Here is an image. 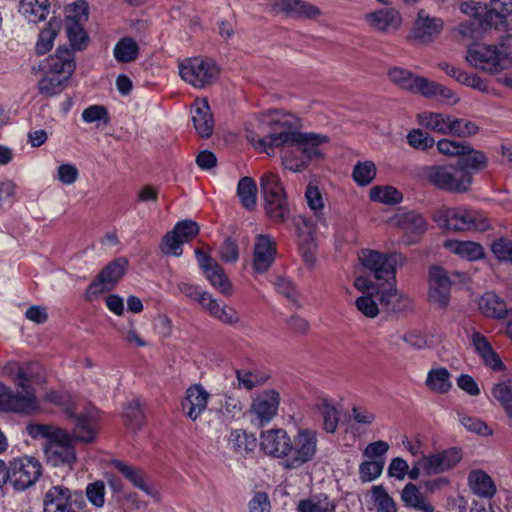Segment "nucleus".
Wrapping results in <instances>:
<instances>
[{
	"instance_id": "33",
	"label": "nucleus",
	"mask_w": 512,
	"mask_h": 512,
	"mask_svg": "<svg viewBox=\"0 0 512 512\" xmlns=\"http://www.w3.org/2000/svg\"><path fill=\"white\" fill-rule=\"evenodd\" d=\"M452 116L439 112L424 111L418 114L417 121L422 127L443 135H448Z\"/></svg>"
},
{
	"instance_id": "47",
	"label": "nucleus",
	"mask_w": 512,
	"mask_h": 512,
	"mask_svg": "<svg viewBox=\"0 0 512 512\" xmlns=\"http://www.w3.org/2000/svg\"><path fill=\"white\" fill-rule=\"evenodd\" d=\"M398 224L409 234L419 235L426 231V220L420 214L410 211L399 216Z\"/></svg>"
},
{
	"instance_id": "55",
	"label": "nucleus",
	"mask_w": 512,
	"mask_h": 512,
	"mask_svg": "<svg viewBox=\"0 0 512 512\" xmlns=\"http://www.w3.org/2000/svg\"><path fill=\"white\" fill-rule=\"evenodd\" d=\"M66 24L75 23L84 25L88 20V4L84 0L76 1L65 9Z\"/></svg>"
},
{
	"instance_id": "39",
	"label": "nucleus",
	"mask_w": 512,
	"mask_h": 512,
	"mask_svg": "<svg viewBox=\"0 0 512 512\" xmlns=\"http://www.w3.org/2000/svg\"><path fill=\"white\" fill-rule=\"evenodd\" d=\"M479 309L485 316L494 319H502L509 312L505 302L493 292H487L480 298Z\"/></svg>"
},
{
	"instance_id": "62",
	"label": "nucleus",
	"mask_w": 512,
	"mask_h": 512,
	"mask_svg": "<svg viewBox=\"0 0 512 512\" xmlns=\"http://www.w3.org/2000/svg\"><path fill=\"white\" fill-rule=\"evenodd\" d=\"M408 144L419 150H427L434 146L435 140L428 133L420 129H413L407 135Z\"/></svg>"
},
{
	"instance_id": "4",
	"label": "nucleus",
	"mask_w": 512,
	"mask_h": 512,
	"mask_svg": "<svg viewBox=\"0 0 512 512\" xmlns=\"http://www.w3.org/2000/svg\"><path fill=\"white\" fill-rule=\"evenodd\" d=\"M38 368L35 363L19 366L11 363L7 366L11 372L15 370L14 381L21 388L20 392L14 393L10 388L0 382V410L5 412L31 413L38 408L37 399L29 382L34 370Z\"/></svg>"
},
{
	"instance_id": "34",
	"label": "nucleus",
	"mask_w": 512,
	"mask_h": 512,
	"mask_svg": "<svg viewBox=\"0 0 512 512\" xmlns=\"http://www.w3.org/2000/svg\"><path fill=\"white\" fill-rule=\"evenodd\" d=\"M206 300L204 309L208 311L213 318L230 326H234L240 322V315L233 307L221 305L213 296L209 299L206 298Z\"/></svg>"
},
{
	"instance_id": "41",
	"label": "nucleus",
	"mask_w": 512,
	"mask_h": 512,
	"mask_svg": "<svg viewBox=\"0 0 512 512\" xmlns=\"http://www.w3.org/2000/svg\"><path fill=\"white\" fill-rule=\"evenodd\" d=\"M421 95L427 98L437 97L449 105L457 104L459 97L448 87L426 78Z\"/></svg>"
},
{
	"instance_id": "50",
	"label": "nucleus",
	"mask_w": 512,
	"mask_h": 512,
	"mask_svg": "<svg viewBox=\"0 0 512 512\" xmlns=\"http://www.w3.org/2000/svg\"><path fill=\"white\" fill-rule=\"evenodd\" d=\"M254 444L255 439L248 437L245 431L241 429L232 430L229 434L228 446L236 453H247L253 449Z\"/></svg>"
},
{
	"instance_id": "60",
	"label": "nucleus",
	"mask_w": 512,
	"mask_h": 512,
	"mask_svg": "<svg viewBox=\"0 0 512 512\" xmlns=\"http://www.w3.org/2000/svg\"><path fill=\"white\" fill-rule=\"evenodd\" d=\"M126 424L132 430H136L144 423V413L137 400L128 403L124 411Z\"/></svg>"
},
{
	"instance_id": "32",
	"label": "nucleus",
	"mask_w": 512,
	"mask_h": 512,
	"mask_svg": "<svg viewBox=\"0 0 512 512\" xmlns=\"http://www.w3.org/2000/svg\"><path fill=\"white\" fill-rule=\"evenodd\" d=\"M512 15V0H491L486 6V21L495 29H507L508 17Z\"/></svg>"
},
{
	"instance_id": "40",
	"label": "nucleus",
	"mask_w": 512,
	"mask_h": 512,
	"mask_svg": "<svg viewBox=\"0 0 512 512\" xmlns=\"http://www.w3.org/2000/svg\"><path fill=\"white\" fill-rule=\"evenodd\" d=\"M401 499L405 506L421 512H433V506L425 499L416 485L408 483L402 490Z\"/></svg>"
},
{
	"instance_id": "27",
	"label": "nucleus",
	"mask_w": 512,
	"mask_h": 512,
	"mask_svg": "<svg viewBox=\"0 0 512 512\" xmlns=\"http://www.w3.org/2000/svg\"><path fill=\"white\" fill-rule=\"evenodd\" d=\"M269 6L275 13H284L294 18H313L320 14V10L302 0H270Z\"/></svg>"
},
{
	"instance_id": "52",
	"label": "nucleus",
	"mask_w": 512,
	"mask_h": 512,
	"mask_svg": "<svg viewBox=\"0 0 512 512\" xmlns=\"http://www.w3.org/2000/svg\"><path fill=\"white\" fill-rule=\"evenodd\" d=\"M370 199L384 204H398L402 194L392 186H376L370 190Z\"/></svg>"
},
{
	"instance_id": "44",
	"label": "nucleus",
	"mask_w": 512,
	"mask_h": 512,
	"mask_svg": "<svg viewBox=\"0 0 512 512\" xmlns=\"http://www.w3.org/2000/svg\"><path fill=\"white\" fill-rule=\"evenodd\" d=\"M203 273L213 288L218 290L224 296H231L232 284L218 263L216 265H212L211 268Z\"/></svg>"
},
{
	"instance_id": "48",
	"label": "nucleus",
	"mask_w": 512,
	"mask_h": 512,
	"mask_svg": "<svg viewBox=\"0 0 512 512\" xmlns=\"http://www.w3.org/2000/svg\"><path fill=\"white\" fill-rule=\"evenodd\" d=\"M59 22L50 20L48 25L39 33L35 46L37 54H46L53 47L54 40L58 34Z\"/></svg>"
},
{
	"instance_id": "43",
	"label": "nucleus",
	"mask_w": 512,
	"mask_h": 512,
	"mask_svg": "<svg viewBox=\"0 0 512 512\" xmlns=\"http://www.w3.org/2000/svg\"><path fill=\"white\" fill-rule=\"evenodd\" d=\"M426 385L433 392L447 393L452 386L449 371L443 367L431 369L427 374Z\"/></svg>"
},
{
	"instance_id": "23",
	"label": "nucleus",
	"mask_w": 512,
	"mask_h": 512,
	"mask_svg": "<svg viewBox=\"0 0 512 512\" xmlns=\"http://www.w3.org/2000/svg\"><path fill=\"white\" fill-rule=\"evenodd\" d=\"M461 458L462 454L459 449L450 448L422 457L421 463L424 466L425 475H435L453 468Z\"/></svg>"
},
{
	"instance_id": "36",
	"label": "nucleus",
	"mask_w": 512,
	"mask_h": 512,
	"mask_svg": "<svg viewBox=\"0 0 512 512\" xmlns=\"http://www.w3.org/2000/svg\"><path fill=\"white\" fill-rule=\"evenodd\" d=\"M444 247L469 261L478 260L484 256L483 247L473 241L447 240L444 242Z\"/></svg>"
},
{
	"instance_id": "8",
	"label": "nucleus",
	"mask_w": 512,
	"mask_h": 512,
	"mask_svg": "<svg viewBox=\"0 0 512 512\" xmlns=\"http://www.w3.org/2000/svg\"><path fill=\"white\" fill-rule=\"evenodd\" d=\"M441 218L442 226L455 231H486L491 227L487 215L472 208H448L442 212Z\"/></svg>"
},
{
	"instance_id": "56",
	"label": "nucleus",
	"mask_w": 512,
	"mask_h": 512,
	"mask_svg": "<svg viewBox=\"0 0 512 512\" xmlns=\"http://www.w3.org/2000/svg\"><path fill=\"white\" fill-rule=\"evenodd\" d=\"M371 493L377 512H397L394 500L382 486H373Z\"/></svg>"
},
{
	"instance_id": "3",
	"label": "nucleus",
	"mask_w": 512,
	"mask_h": 512,
	"mask_svg": "<svg viewBox=\"0 0 512 512\" xmlns=\"http://www.w3.org/2000/svg\"><path fill=\"white\" fill-rule=\"evenodd\" d=\"M27 433L34 439H46L44 453L53 466H68L76 462V451L70 433L48 424H29Z\"/></svg>"
},
{
	"instance_id": "26",
	"label": "nucleus",
	"mask_w": 512,
	"mask_h": 512,
	"mask_svg": "<svg viewBox=\"0 0 512 512\" xmlns=\"http://www.w3.org/2000/svg\"><path fill=\"white\" fill-rule=\"evenodd\" d=\"M473 17L459 24L457 31L464 40H477L482 37L488 28H494V24L486 21V6L477 4L473 8Z\"/></svg>"
},
{
	"instance_id": "22",
	"label": "nucleus",
	"mask_w": 512,
	"mask_h": 512,
	"mask_svg": "<svg viewBox=\"0 0 512 512\" xmlns=\"http://www.w3.org/2000/svg\"><path fill=\"white\" fill-rule=\"evenodd\" d=\"M279 404L280 395L276 390H264L253 399L251 413L260 425H265L277 415Z\"/></svg>"
},
{
	"instance_id": "57",
	"label": "nucleus",
	"mask_w": 512,
	"mask_h": 512,
	"mask_svg": "<svg viewBox=\"0 0 512 512\" xmlns=\"http://www.w3.org/2000/svg\"><path fill=\"white\" fill-rule=\"evenodd\" d=\"M384 465V459H369V461H364L363 463H361L359 466V477L361 481L371 482L377 479L381 475Z\"/></svg>"
},
{
	"instance_id": "63",
	"label": "nucleus",
	"mask_w": 512,
	"mask_h": 512,
	"mask_svg": "<svg viewBox=\"0 0 512 512\" xmlns=\"http://www.w3.org/2000/svg\"><path fill=\"white\" fill-rule=\"evenodd\" d=\"M293 224L298 237V242L314 239V223L304 216H296Z\"/></svg>"
},
{
	"instance_id": "42",
	"label": "nucleus",
	"mask_w": 512,
	"mask_h": 512,
	"mask_svg": "<svg viewBox=\"0 0 512 512\" xmlns=\"http://www.w3.org/2000/svg\"><path fill=\"white\" fill-rule=\"evenodd\" d=\"M298 512H335V504L325 494L313 495L299 501Z\"/></svg>"
},
{
	"instance_id": "14",
	"label": "nucleus",
	"mask_w": 512,
	"mask_h": 512,
	"mask_svg": "<svg viewBox=\"0 0 512 512\" xmlns=\"http://www.w3.org/2000/svg\"><path fill=\"white\" fill-rule=\"evenodd\" d=\"M401 256L396 253H381L376 250L363 249L359 254V259L363 266L370 270L377 280L396 282V265Z\"/></svg>"
},
{
	"instance_id": "5",
	"label": "nucleus",
	"mask_w": 512,
	"mask_h": 512,
	"mask_svg": "<svg viewBox=\"0 0 512 512\" xmlns=\"http://www.w3.org/2000/svg\"><path fill=\"white\" fill-rule=\"evenodd\" d=\"M75 67L73 51L59 47L42 64V76L37 84L39 93L45 96L60 94L67 86Z\"/></svg>"
},
{
	"instance_id": "25",
	"label": "nucleus",
	"mask_w": 512,
	"mask_h": 512,
	"mask_svg": "<svg viewBox=\"0 0 512 512\" xmlns=\"http://www.w3.org/2000/svg\"><path fill=\"white\" fill-rule=\"evenodd\" d=\"M291 438L284 429H269L260 435L261 449L268 455L286 460Z\"/></svg>"
},
{
	"instance_id": "28",
	"label": "nucleus",
	"mask_w": 512,
	"mask_h": 512,
	"mask_svg": "<svg viewBox=\"0 0 512 512\" xmlns=\"http://www.w3.org/2000/svg\"><path fill=\"white\" fill-rule=\"evenodd\" d=\"M210 394L200 384L190 386L182 401V410L186 416L196 420L207 408Z\"/></svg>"
},
{
	"instance_id": "20",
	"label": "nucleus",
	"mask_w": 512,
	"mask_h": 512,
	"mask_svg": "<svg viewBox=\"0 0 512 512\" xmlns=\"http://www.w3.org/2000/svg\"><path fill=\"white\" fill-rule=\"evenodd\" d=\"M364 19L371 29L384 34L394 33L402 25V15L393 7L374 10L365 14Z\"/></svg>"
},
{
	"instance_id": "7",
	"label": "nucleus",
	"mask_w": 512,
	"mask_h": 512,
	"mask_svg": "<svg viewBox=\"0 0 512 512\" xmlns=\"http://www.w3.org/2000/svg\"><path fill=\"white\" fill-rule=\"evenodd\" d=\"M260 188L267 215L275 222H284L289 213L287 196L278 174L266 171L260 177Z\"/></svg>"
},
{
	"instance_id": "35",
	"label": "nucleus",
	"mask_w": 512,
	"mask_h": 512,
	"mask_svg": "<svg viewBox=\"0 0 512 512\" xmlns=\"http://www.w3.org/2000/svg\"><path fill=\"white\" fill-rule=\"evenodd\" d=\"M458 166L461 170H465L472 176L474 173L486 168L487 157L483 152L473 149L472 146L467 143V149H465V152L461 154L458 159Z\"/></svg>"
},
{
	"instance_id": "49",
	"label": "nucleus",
	"mask_w": 512,
	"mask_h": 512,
	"mask_svg": "<svg viewBox=\"0 0 512 512\" xmlns=\"http://www.w3.org/2000/svg\"><path fill=\"white\" fill-rule=\"evenodd\" d=\"M317 407L323 420V429L327 433H334L339 423L338 410L327 400H322Z\"/></svg>"
},
{
	"instance_id": "64",
	"label": "nucleus",
	"mask_w": 512,
	"mask_h": 512,
	"mask_svg": "<svg viewBox=\"0 0 512 512\" xmlns=\"http://www.w3.org/2000/svg\"><path fill=\"white\" fill-rule=\"evenodd\" d=\"M67 37L74 49L81 50L86 44L88 37L81 24H65Z\"/></svg>"
},
{
	"instance_id": "45",
	"label": "nucleus",
	"mask_w": 512,
	"mask_h": 512,
	"mask_svg": "<svg viewBox=\"0 0 512 512\" xmlns=\"http://www.w3.org/2000/svg\"><path fill=\"white\" fill-rule=\"evenodd\" d=\"M237 195L243 207L252 210L257 202V186L251 177H243L237 185Z\"/></svg>"
},
{
	"instance_id": "54",
	"label": "nucleus",
	"mask_w": 512,
	"mask_h": 512,
	"mask_svg": "<svg viewBox=\"0 0 512 512\" xmlns=\"http://www.w3.org/2000/svg\"><path fill=\"white\" fill-rule=\"evenodd\" d=\"M492 395L502 405L507 414H512V380L494 385Z\"/></svg>"
},
{
	"instance_id": "2",
	"label": "nucleus",
	"mask_w": 512,
	"mask_h": 512,
	"mask_svg": "<svg viewBox=\"0 0 512 512\" xmlns=\"http://www.w3.org/2000/svg\"><path fill=\"white\" fill-rule=\"evenodd\" d=\"M465 60L472 68L488 75L500 74L512 66V36L506 35L495 44H471Z\"/></svg>"
},
{
	"instance_id": "12",
	"label": "nucleus",
	"mask_w": 512,
	"mask_h": 512,
	"mask_svg": "<svg viewBox=\"0 0 512 512\" xmlns=\"http://www.w3.org/2000/svg\"><path fill=\"white\" fill-rule=\"evenodd\" d=\"M179 74L195 88H204L217 79L219 68L213 60L195 57L179 64Z\"/></svg>"
},
{
	"instance_id": "24",
	"label": "nucleus",
	"mask_w": 512,
	"mask_h": 512,
	"mask_svg": "<svg viewBox=\"0 0 512 512\" xmlns=\"http://www.w3.org/2000/svg\"><path fill=\"white\" fill-rule=\"evenodd\" d=\"M111 465L134 487L143 491L147 496L155 500L159 498L157 487L150 483L142 469L129 465L121 460H112Z\"/></svg>"
},
{
	"instance_id": "46",
	"label": "nucleus",
	"mask_w": 512,
	"mask_h": 512,
	"mask_svg": "<svg viewBox=\"0 0 512 512\" xmlns=\"http://www.w3.org/2000/svg\"><path fill=\"white\" fill-rule=\"evenodd\" d=\"M139 53L137 42L131 37L120 39L114 49L113 55L117 62L129 63L134 61Z\"/></svg>"
},
{
	"instance_id": "51",
	"label": "nucleus",
	"mask_w": 512,
	"mask_h": 512,
	"mask_svg": "<svg viewBox=\"0 0 512 512\" xmlns=\"http://www.w3.org/2000/svg\"><path fill=\"white\" fill-rule=\"evenodd\" d=\"M478 131L479 127L475 122L452 116L448 135L456 137H470L477 134Z\"/></svg>"
},
{
	"instance_id": "19",
	"label": "nucleus",
	"mask_w": 512,
	"mask_h": 512,
	"mask_svg": "<svg viewBox=\"0 0 512 512\" xmlns=\"http://www.w3.org/2000/svg\"><path fill=\"white\" fill-rule=\"evenodd\" d=\"M277 254V243L269 234H258L253 246V268L262 274L274 263Z\"/></svg>"
},
{
	"instance_id": "53",
	"label": "nucleus",
	"mask_w": 512,
	"mask_h": 512,
	"mask_svg": "<svg viewBox=\"0 0 512 512\" xmlns=\"http://www.w3.org/2000/svg\"><path fill=\"white\" fill-rule=\"evenodd\" d=\"M376 166L372 161L358 162L353 169V179L360 186L370 184L376 177Z\"/></svg>"
},
{
	"instance_id": "38",
	"label": "nucleus",
	"mask_w": 512,
	"mask_h": 512,
	"mask_svg": "<svg viewBox=\"0 0 512 512\" xmlns=\"http://www.w3.org/2000/svg\"><path fill=\"white\" fill-rule=\"evenodd\" d=\"M49 0H20L19 12L32 23L44 20L49 13Z\"/></svg>"
},
{
	"instance_id": "1",
	"label": "nucleus",
	"mask_w": 512,
	"mask_h": 512,
	"mask_svg": "<svg viewBox=\"0 0 512 512\" xmlns=\"http://www.w3.org/2000/svg\"><path fill=\"white\" fill-rule=\"evenodd\" d=\"M274 122V131L255 143L258 150L274 156L275 149L279 148L282 165L292 172L304 171L322 158L320 145L328 142L327 136L297 131L298 120L292 115L282 116Z\"/></svg>"
},
{
	"instance_id": "11",
	"label": "nucleus",
	"mask_w": 512,
	"mask_h": 512,
	"mask_svg": "<svg viewBox=\"0 0 512 512\" xmlns=\"http://www.w3.org/2000/svg\"><path fill=\"white\" fill-rule=\"evenodd\" d=\"M85 500L81 492L64 485L51 486L44 495V512H82Z\"/></svg>"
},
{
	"instance_id": "16",
	"label": "nucleus",
	"mask_w": 512,
	"mask_h": 512,
	"mask_svg": "<svg viewBox=\"0 0 512 512\" xmlns=\"http://www.w3.org/2000/svg\"><path fill=\"white\" fill-rule=\"evenodd\" d=\"M443 27L444 22L441 18L420 10L414 20L409 38L416 43L427 45L439 37Z\"/></svg>"
},
{
	"instance_id": "30",
	"label": "nucleus",
	"mask_w": 512,
	"mask_h": 512,
	"mask_svg": "<svg viewBox=\"0 0 512 512\" xmlns=\"http://www.w3.org/2000/svg\"><path fill=\"white\" fill-rule=\"evenodd\" d=\"M192 121L198 135L208 138L213 131L214 121L206 99H196L191 108Z\"/></svg>"
},
{
	"instance_id": "31",
	"label": "nucleus",
	"mask_w": 512,
	"mask_h": 512,
	"mask_svg": "<svg viewBox=\"0 0 512 512\" xmlns=\"http://www.w3.org/2000/svg\"><path fill=\"white\" fill-rule=\"evenodd\" d=\"M389 79L401 89L411 93L420 94L422 92L426 78L414 75L410 71L393 67L388 72Z\"/></svg>"
},
{
	"instance_id": "17",
	"label": "nucleus",
	"mask_w": 512,
	"mask_h": 512,
	"mask_svg": "<svg viewBox=\"0 0 512 512\" xmlns=\"http://www.w3.org/2000/svg\"><path fill=\"white\" fill-rule=\"evenodd\" d=\"M199 232V226L195 221L183 220L178 222L174 229L163 238L161 249L165 254L173 256L182 255V245L193 239Z\"/></svg>"
},
{
	"instance_id": "59",
	"label": "nucleus",
	"mask_w": 512,
	"mask_h": 512,
	"mask_svg": "<svg viewBox=\"0 0 512 512\" xmlns=\"http://www.w3.org/2000/svg\"><path fill=\"white\" fill-rule=\"evenodd\" d=\"M355 305L358 311L368 318H375L380 311V303L373 293L357 298Z\"/></svg>"
},
{
	"instance_id": "21",
	"label": "nucleus",
	"mask_w": 512,
	"mask_h": 512,
	"mask_svg": "<svg viewBox=\"0 0 512 512\" xmlns=\"http://www.w3.org/2000/svg\"><path fill=\"white\" fill-rule=\"evenodd\" d=\"M451 281L447 272L440 266H432L429 270V301L441 308L450 301Z\"/></svg>"
},
{
	"instance_id": "15",
	"label": "nucleus",
	"mask_w": 512,
	"mask_h": 512,
	"mask_svg": "<svg viewBox=\"0 0 512 512\" xmlns=\"http://www.w3.org/2000/svg\"><path fill=\"white\" fill-rule=\"evenodd\" d=\"M128 261L121 257L105 266L86 289V298L92 300L98 294L112 290L124 276Z\"/></svg>"
},
{
	"instance_id": "13",
	"label": "nucleus",
	"mask_w": 512,
	"mask_h": 512,
	"mask_svg": "<svg viewBox=\"0 0 512 512\" xmlns=\"http://www.w3.org/2000/svg\"><path fill=\"white\" fill-rule=\"evenodd\" d=\"M9 483L17 491H24L35 485L42 474L39 460L31 456L13 459L8 465Z\"/></svg>"
},
{
	"instance_id": "29",
	"label": "nucleus",
	"mask_w": 512,
	"mask_h": 512,
	"mask_svg": "<svg viewBox=\"0 0 512 512\" xmlns=\"http://www.w3.org/2000/svg\"><path fill=\"white\" fill-rule=\"evenodd\" d=\"M471 343L475 352L481 358L485 366L497 372L505 370V365L500 356L493 349L488 339L483 334L474 331L471 335Z\"/></svg>"
},
{
	"instance_id": "37",
	"label": "nucleus",
	"mask_w": 512,
	"mask_h": 512,
	"mask_svg": "<svg viewBox=\"0 0 512 512\" xmlns=\"http://www.w3.org/2000/svg\"><path fill=\"white\" fill-rule=\"evenodd\" d=\"M468 483L473 493L480 497L491 498L496 492L492 478L482 470L470 472Z\"/></svg>"
},
{
	"instance_id": "10",
	"label": "nucleus",
	"mask_w": 512,
	"mask_h": 512,
	"mask_svg": "<svg viewBox=\"0 0 512 512\" xmlns=\"http://www.w3.org/2000/svg\"><path fill=\"white\" fill-rule=\"evenodd\" d=\"M317 432L309 429H299L290 440L289 451L282 465L285 469H296L310 462L317 452Z\"/></svg>"
},
{
	"instance_id": "18",
	"label": "nucleus",
	"mask_w": 512,
	"mask_h": 512,
	"mask_svg": "<svg viewBox=\"0 0 512 512\" xmlns=\"http://www.w3.org/2000/svg\"><path fill=\"white\" fill-rule=\"evenodd\" d=\"M395 283L390 281L381 285L376 291L381 309L387 313L401 314L413 309V300L406 294L398 291Z\"/></svg>"
},
{
	"instance_id": "6",
	"label": "nucleus",
	"mask_w": 512,
	"mask_h": 512,
	"mask_svg": "<svg viewBox=\"0 0 512 512\" xmlns=\"http://www.w3.org/2000/svg\"><path fill=\"white\" fill-rule=\"evenodd\" d=\"M48 399L62 406L68 418L75 419L72 434H70L73 441L91 443L96 439L98 430V412L96 409L89 408L85 411H78L76 404L66 394L53 392L49 394Z\"/></svg>"
},
{
	"instance_id": "58",
	"label": "nucleus",
	"mask_w": 512,
	"mask_h": 512,
	"mask_svg": "<svg viewBox=\"0 0 512 512\" xmlns=\"http://www.w3.org/2000/svg\"><path fill=\"white\" fill-rule=\"evenodd\" d=\"M458 420L461 425L464 426L469 432L478 434L480 436H489L493 433V430L479 418L459 413Z\"/></svg>"
},
{
	"instance_id": "9",
	"label": "nucleus",
	"mask_w": 512,
	"mask_h": 512,
	"mask_svg": "<svg viewBox=\"0 0 512 512\" xmlns=\"http://www.w3.org/2000/svg\"><path fill=\"white\" fill-rule=\"evenodd\" d=\"M427 179L439 189L462 193L471 186V174L459 166L435 165L425 170Z\"/></svg>"
},
{
	"instance_id": "61",
	"label": "nucleus",
	"mask_w": 512,
	"mask_h": 512,
	"mask_svg": "<svg viewBox=\"0 0 512 512\" xmlns=\"http://www.w3.org/2000/svg\"><path fill=\"white\" fill-rule=\"evenodd\" d=\"M178 290L190 299L197 301L203 309L206 306V298L209 299L212 297L209 292L204 291L200 286L187 282H180L178 284Z\"/></svg>"
}]
</instances>
